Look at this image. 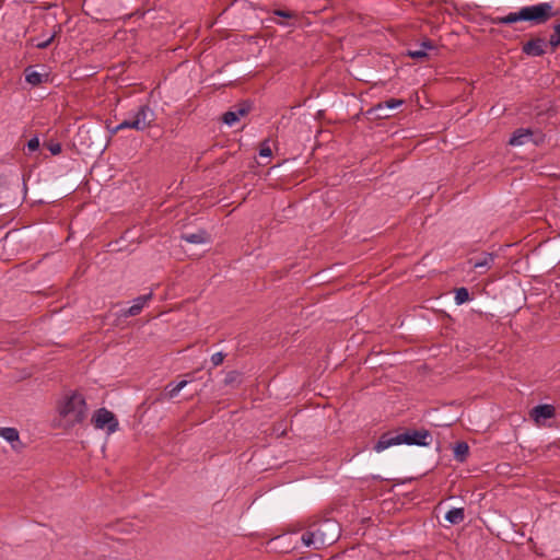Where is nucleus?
Listing matches in <instances>:
<instances>
[{
  "label": "nucleus",
  "mask_w": 560,
  "mask_h": 560,
  "mask_svg": "<svg viewBox=\"0 0 560 560\" xmlns=\"http://www.w3.org/2000/svg\"><path fill=\"white\" fill-rule=\"evenodd\" d=\"M555 15L556 12L551 3L540 2L522 7L518 11L510 12L504 16H493L490 19V22L493 25H508L516 22H529L532 25H540L548 22Z\"/></svg>",
  "instance_id": "f257e3e1"
},
{
  "label": "nucleus",
  "mask_w": 560,
  "mask_h": 560,
  "mask_svg": "<svg viewBox=\"0 0 560 560\" xmlns=\"http://www.w3.org/2000/svg\"><path fill=\"white\" fill-rule=\"evenodd\" d=\"M58 415L65 428L81 424L88 417V405L83 395L72 392L58 402Z\"/></svg>",
  "instance_id": "f03ea898"
},
{
  "label": "nucleus",
  "mask_w": 560,
  "mask_h": 560,
  "mask_svg": "<svg viewBox=\"0 0 560 560\" xmlns=\"http://www.w3.org/2000/svg\"><path fill=\"white\" fill-rule=\"evenodd\" d=\"M432 441V436L428 430H407L401 433L394 434L392 432H386L381 435L376 444L374 445V451L381 453L387 450L390 446L407 444V445H417V446H428Z\"/></svg>",
  "instance_id": "7ed1b4c3"
},
{
  "label": "nucleus",
  "mask_w": 560,
  "mask_h": 560,
  "mask_svg": "<svg viewBox=\"0 0 560 560\" xmlns=\"http://www.w3.org/2000/svg\"><path fill=\"white\" fill-rule=\"evenodd\" d=\"M340 536L339 525L331 520H324L312 529L302 534L301 540L304 546L320 549L332 545Z\"/></svg>",
  "instance_id": "20e7f679"
},
{
  "label": "nucleus",
  "mask_w": 560,
  "mask_h": 560,
  "mask_svg": "<svg viewBox=\"0 0 560 560\" xmlns=\"http://www.w3.org/2000/svg\"><path fill=\"white\" fill-rule=\"evenodd\" d=\"M129 118L132 121L135 130L143 131L155 120V113L149 105L144 104L131 110Z\"/></svg>",
  "instance_id": "39448f33"
},
{
  "label": "nucleus",
  "mask_w": 560,
  "mask_h": 560,
  "mask_svg": "<svg viewBox=\"0 0 560 560\" xmlns=\"http://www.w3.org/2000/svg\"><path fill=\"white\" fill-rule=\"evenodd\" d=\"M92 422L95 429L106 430L108 434L116 432L118 429V420L115 415L106 408L97 409L92 417Z\"/></svg>",
  "instance_id": "423d86ee"
},
{
  "label": "nucleus",
  "mask_w": 560,
  "mask_h": 560,
  "mask_svg": "<svg viewBox=\"0 0 560 560\" xmlns=\"http://www.w3.org/2000/svg\"><path fill=\"white\" fill-rule=\"evenodd\" d=\"M153 293L149 292L147 294L140 295L132 300V305L128 308L121 310L120 316L122 317H131L137 316L142 312L144 306L152 300Z\"/></svg>",
  "instance_id": "0eeeda50"
},
{
  "label": "nucleus",
  "mask_w": 560,
  "mask_h": 560,
  "mask_svg": "<svg viewBox=\"0 0 560 560\" xmlns=\"http://www.w3.org/2000/svg\"><path fill=\"white\" fill-rule=\"evenodd\" d=\"M529 415L535 423L541 424L545 420L555 417L556 409L552 405L549 404L537 405L530 410Z\"/></svg>",
  "instance_id": "6e6552de"
},
{
  "label": "nucleus",
  "mask_w": 560,
  "mask_h": 560,
  "mask_svg": "<svg viewBox=\"0 0 560 560\" xmlns=\"http://www.w3.org/2000/svg\"><path fill=\"white\" fill-rule=\"evenodd\" d=\"M546 40L544 38L537 37L526 42L522 47V51L527 56L540 57L546 52Z\"/></svg>",
  "instance_id": "1a4fd4ad"
},
{
  "label": "nucleus",
  "mask_w": 560,
  "mask_h": 560,
  "mask_svg": "<svg viewBox=\"0 0 560 560\" xmlns=\"http://www.w3.org/2000/svg\"><path fill=\"white\" fill-rule=\"evenodd\" d=\"M533 131L529 128H518L516 129L512 137L509 140V143L513 147L524 145L527 142L532 141Z\"/></svg>",
  "instance_id": "9d476101"
},
{
  "label": "nucleus",
  "mask_w": 560,
  "mask_h": 560,
  "mask_svg": "<svg viewBox=\"0 0 560 560\" xmlns=\"http://www.w3.org/2000/svg\"><path fill=\"white\" fill-rule=\"evenodd\" d=\"M402 104H404V100L390 98V100L381 102L377 105H375L373 110L377 114V116L380 118H387V117H389V115L383 113L384 110L398 108Z\"/></svg>",
  "instance_id": "9b49d317"
},
{
  "label": "nucleus",
  "mask_w": 560,
  "mask_h": 560,
  "mask_svg": "<svg viewBox=\"0 0 560 560\" xmlns=\"http://www.w3.org/2000/svg\"><path fill=\"white\" fill-rule=\"evenodd\" d=\"M180 238L189 244H206L210 242V236L205 230H198L195 233H185Z\"/></svg>",
  "instance_id": "f8f14e48"
},
{
  "label": "nucleus",
  "mask_w": 560,
  "mask_h": 560,
  "mask_svg": "<svg viewBox=\"0 0 560 560\" xmlns=\"http://www.w3.org/2000/svg\"><path fill=\"white\" fill-rule=\"evenodd\" d=\"M0 436L9 442L13 450H19L21 446L19 431L15 428H0Z\"/></svg>",
  "instance_id": "ddd939ff"
},
{
  "label": "nucleus",
  "mask_w": 560,
  "mask_h": 560,
  "mask_svg": "<svg viewBox=\"0 0 560 560\" xmlns=\"http://www.w3.org/2000/svg\"><path fill=\"white\" fill-rule=\"evenodd\" d=\"M247 113H248V108H246V107H241L237 110H229V112L224 113L223 121H224V124L232 126L236 121H238L242 116H245Z\"/></svg>",
  "instance_id": "4468645a"
},
{
  "label": "nucleus",
  "mask_w": 560,
  "mask_h": 560,
  "mask_svg": "<svg viewBox=\"0 0 560 560\" xmlns=\"http://www.w3.org/2000/svg\"><path fill=\"white\" fill-rule=\"evenodd\" d=\"M494 261V255L490 253H485L482 258L480 259H469V264L474 269L486 268L489 269Z\"/></svg>",
  "instance_id": "2eb2a0df"
},
{
  "label": "nucleus",
  "mask_w": 560,
  "mask_h": 560,
  "mask_svg": "<svg viewBox=\"0 0 560 560\" xmlns=\"http://www.w3.org/2000/svg\"><path fill=\"white\" fill-rule=\"evenodd\" d=\"M434 46L431 40H424L421 43L419 49L408 51V56L412 59H421L428 56L427 50L433 49Z\"/></svg>",
  "instance_id": "dca6fc26"
},
{
  "label": "nucleus",
  "mask_w": 560,
  "mask_h": 560,
  "mask_svg": "<svg viewBox=\"0 0 560 560\" xmlns=\"http://www.w3.org/2000/svg\"><path fill=\"white\" fill-rule=\"evenodd\" d=\"M445 520L451 524H459L465 520L463 508H454L446 512Z\"/></svg>",
  "instance_id": "f3484780"
},
{
  "label": "nucleus",
  "mask_w": 560,
  "mask_h": 560,
  "mask_svg": "<svg viewBox=\"0 0 560 560\" xmlns=\"http://www.w3.org/2000/svg\"><path fill=\"white\" fill-rule=\"evenodd\" d=\"M469 454V446L466 442H458L454 446V458L459 462L464 463L467 459V456Z\"/></svg>",
  "instance_id": "a211bd4d"
},
{
  "label": "nucleus",
  "mask_w": 560,
  "mask_h": 560,
  "mask_svg": "<svg viewBox=\"0 0 560 560\" xmlns=\"http://www.w3.org/2000/svg\"><path fill=\"white\" fill-rule=\"evenodd\" d=\"M553 33L550 35V38L548 40V45L551 48V51H556V49L560 45V21L552 26Z\"/></svg>",
  "instance_id": "6ab92c4d"
},
{
  "label": "nucleus",
  "mask_w": 560,
  "mask_h": 560,
  "mask_svg": "<svg viewBox=\"0 0 560 560\" xmlns=\"http://www.w3.org/2000/svg\"><path fill=\"white\" fill-rule=\"evenodd\" d=\"M188 384V381H180L178 383H170L167 386H166V390H167V395L170 396V398H174L176 397L179 392Z\"/></svg>",
  "instance_id": "aec40b11"
},
{
  "label": "nucleus",
  "mask_w": 560,
  "mask_h": 560,
  "mask_svg": "<svg viewBox=\"0 0 560 560\" xmlns=\"http://www.w3.org/2000/svg\"><path fill=\"white\" fill-rule=\"evenodd\" d=\"M25 80L27 83H30L32 85H38L43 82V74H40L37 71L26 69Z\"/></svg>",
  "instance_id": "412c9836"
},
{
  "label": "nucleus",
  "mask_w": 560,
  "mask_h": 560,
  "mask_svg": "<svg viewBox=\"0 0 560 560\" xmlns=\"http://www.w3.org/2000/svg\"><path fill=\"white\" fill-rule=\"evenodd\" d=\"M470 300L469 292L466 288L462 287L455 292V303L462 305Z\"/></svg>",
  "instance_id": "4be33fe9"
},
{
  "label": "nucleus",
  "mask_w": 560,
  "mask_h": 560,
  "mask_svg": "<svg viewBox=\"0 0 560 560\" xmlns=\"http://www.w3.org/2000/svg\"><path fill=\"white\" fill-rule=\"evenodd\" d=\"M124 129H133V125H132V121L130 120V118H127V119L122 120L120 124H118L112 130V133H117L118 131L124 130Z\"/></svg>",
  "instance_id": "5701e85b"
},
{
  "label": "nucleus",
  "mask_w": 560,
  "mask_h": 560,
  "mask_svg": "<svg viewBox=\"0 0 560 560\" xmlns=\"http://www.w3.org/2000/svg\"><path fill=\"white\" fill-rule=\"evenodd\" d=\"M54 38H55V34L50 35L46 39H34V45H35V47H37L39 49H44L51 44Z\"/></svg>",
  "instance_id": "b1692460"
},
{
  "label": "nucleus",
  "mask_w": 560,
  "mask_h": 560,
  "mask_svg": "<svg viewBox=\"0 0 560 560\" xmlns=\"http://www.w3.org/2000/svg\"><path fill=\"white\" fill-rule=\"evenodd\" d=\"M39 149V139L38 137H33L27 141V150L30 152L37 151Z\"/></svg>",
  "instance_id": "393cba45"
},
{
  "label": "nucleus",
  "mask_w": 560,
  "mask_h": 560,
  "mask_svg": "<svg viewBox=\"0 0 560 560\" xmlns=\"http://www.w3.org/2000/svg\"><path fill=\"white\" fill-rule=\"evenodd\" d=\"M271 154H272V152H271L270 147L267 143H264L260 147L259 155L262 158H269V156H271Z\"/></svg>",
  "instance_id": "a878e982"
},
{
  "label": "nucleus",
  "mask_w": 560,
  "mask_h": 560,
  "mask_svg": "<svg viewBox=\"0 0 560 560\" xmlns=\"http://www.w3.org/2000/svg\"><path fill=\"white\" fill-rule=\"evenodd\" d=\"M211 362L213 365H220L223 362V354L221 352H217L212 354Z\"/></svg>",
  "instance_id": "bb28decb"
},
{
  "label": "nucleus",
  "mask_w": 560,
  "mask_h": 560,
  "mask_svg": "<svg viewBox=\"0 0 560 560\" xmlns=\"http://www.w3.org/2000/svg\"><path fill=\"white\" fill-rule=\"evenodd\" d=\"M48 150L52 155H57L61 152V144L60 143H50L48 145Z\"/></svg>",
  "instance_id": "cd10ccee"
},
{
  "label": "nucleus",
  "mask_w": 560,
  "mask_h": 560,
  "mask_svg": "<svg viewBox=\"0 0 560 560\" xmlns=\"http://www.w3.org/2000/svg\"><path fill=\"white\" fill-rule=\"evenodd\" d=\"M276 14L279 16H282V18H291L292 16V14L290 12L281 11V10L276 11Z\"/></svg>",
  "instance_id": "c85d7f7f"
}]
</instances>
